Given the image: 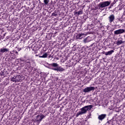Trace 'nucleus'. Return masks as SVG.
<instances>
[{
    "label": "nucleus",
    "mask_w": 125,
    "mask_h": 125,
    "mask_svg": "<svg viewBox=\"0 0 125 125\" xmlns=\"http://www.w3.org/2000/svg\"><path fill=\"white\" fill-rule=\"evenodd\" d=\"M45 5H47L48 2H49V0H44L43 1Z\"/></svg>",
    "instance_id": "18"
},
{
    "label": "nucleus",
    "mask_w": 125,
    "mask_h": 125,
    "mask_svg": "<svg viewBox=\"0 0 125 125\" xmlns=\"http://www.w3.org/2000/svg\"><path fill=\"white\" fill-rule=\"evenodd\" d=\"M109 4H111V1H105L100 2L98 6L99 9H101V8H104L105 7H107V6H109Z\"/></svg>",
    "instance_id": "2"
},
{
    "label": "nucleus",
    "mask_w": 125,
    "mask_h": 125,
    "mask_svg": "<svg viewBox=\"0 0 125 125\" xmlns=\"http://www.w3.org/2000/svg\"><path fill=\"white\" fill-rule=\"evenodd\" d=\"M90 42V37H88L83 40V42L86 43V42Z\"/></svg>",
    "instance_id": "9"
},
{
    "label": "nucleus",
    "mask_w": 125,
    "mask_h": 125,
    "mask_svg": "<svg viewBox=\"0 0 125 125\" xmlns=\"http://www.w3.org/2000/svg\"><path fill=\"white\" fill-rule=\"evenodd\" d=\"M81 14H83V11H79L75 13V15H78V16Z\"/></svg>",
    "instance_id": "16"
},
{
    "label": "nucleus",
    "mask_w": 125,
    "mask_h": 125,
    "mask_svg": "<svg viewBox=\"0 0 125 125\" xmlns=\"http://www.w3.org/2000/svg\"><path fill=\"white\" fill-rule=\"evenodd\" d=\"M109 21L110 23H112L115 20V16L114 15H111L108 17Z\"/></svg>",
    "instance_id": "8"
},
{
    "label": "nucleus",
    "mask_w": 125,
    "mask_h": 125,
    "mask_svg": "<svg viewBox=\"0 0 125 125\" xmlns=\"http://www.w3.org/2000/svg\"><path fill=\"white\" fill-rule=\"evenodd\" d=\"M106 115L105 114H101V115L98 116V119L100 121H103V120H104V119H105V118H106Z\"/></svg>",
    "instance_id": "6"
},
{
    "label": "nucleus",
    "mask_w": 125,
    "mask_h": 125,
    "mask_svg": "<svg viewBox=\"0 0 125 125\" xmlns=\"http://www.w3.org/2000/svg\"><path fill=\"white\" fill-rule=\"evenodd\" d=\"M16 76H14L11 78V81L14 83H17V82H19V81L16 79Z\"/></svg>",
    "instance_id": "11"
},
{
    "label": "nucleus",
    "mask_w": 125,
    "mask_h": 125,
    "mask_svg": "<svg viewBox=\"0 0 125 125\" xmlns=\"http://www.w3.org/2000/svg\"><path fill=\"white\" fill-rule=\"evenodd\" d=\"M94 89H95V87L93 86L86 87L83 90V92H85V93H87L90 92V91H92V90H94Z\"/></svg>",
    "instance_id": "3"
},
{
    "label": "nucleus",
    "mask_w": 125,
    "mask_h": 125,
    "mask_svg": "<svg viewBox=\"0 0 125 125\" xmlns=\"http://www.w3.org/2000/svg\"><path fill=\"white\" fill-rule=\"evenodd\" d=\"M52 70H53L54 71H57L58 72V68H52Z\"/></svg>",
    "instance_id": "21"
},
{
    "label": "nucleus",
    "mask_w": 125,
    "mask_h": 125,
    "mask_svg": "<svg viewBox=\"0 0 125 125\" xmlns=\"http://www.w3.org/2000/svg\"><path fill=\"white\" fill-rule=\"evenodd\" d=\"M103 53L105 55H106V56H107V52H105V51H104V52H103Z\"/></svg>",
    "instance_id": "22"
},
{
    "label": "nucleus",
    "mask_w": 125,
    "mask_h": 125,
    "mask_svg": "<svg viewBox=\"0 0 125 125\" xmlns=\"http://www.w3.org/2000/svg\"><path fill=\"white\" fill-rule=\"evenodd\" d=\"M114 52V50H111L110 51H109L108 52H106V56L107 55H111V54H112Z\"/></svg>",
    "instance_id": "17"
},
{
    "label": "nucleus",
    "mask_w": 125,
    "mask_h": 125,
    "mask_svg": "<svg viewBox=\"0 0 125 125\" xmlns=\"http://www.w3.org/2000/svg\"><path fill=\"white\" fill-rule=\"evenodd\" d=\"M125 33L124 29H118L114 31V35H119L120 34H123Z\"/></svg>",
    "instance_id": "5"
},
{
    "label": "nucleus",
    "mask_w": 125,
    "mask_h": 125,
    "mask_svg": "<svg viewBox=\"0 0 125 125\" xmlns=\"http://www.w3.org/2000/svg\"><path fill=\"white\" fill-rule=\"evenodd\" d=\"M25 64H27V67L28 68H30L31 67V61H30V60H27L25 61Z\"/></svg>",
    "instance_id": "10"
},
{
    "label": "nucleus",
    "mask_w": 125,
    "mask_h": 125,
    "mask_svg": "<svg viewBox=\"0 0 125 125\" xmlns=\"http://www.w3.org/2000/svg\"><path fill=\"white\" fill-rule=\"evenodd\" d=\"M45 116L42 114L38 115L37 116V122H41Z\"/></svg>",
    "instance_id": "4"
},
{
    "label": "nucleus",
    "mask_w": 125,
    "mask_h": 125,
    "mask_svg": "<svg viewBox=\"0 0 125 125\" xmlns=\"http://www.w3.org/2000/svg\"><path fill=\"white\" fill-rule=\"evenodd\" d=\"M51 66H53V67H58V64L57 63H53L51 64Z\"/></svg>",
    "instance_id": "19"
},
{
    "label": "nucleus",
    "mask_w": 125,
    "mask_h": 125,
    "mask_svg": "<svg viewBox=\"0 0 125 125\" xmlns=\"http://www.w3.org/2000/svg\"><path fill=\"white\" fill-rule=\"evenodd\" d=\"M16 54H18V52H16Z\"/></svg>",
    "instance_id": "23"
},
{
    "label": "nucleus",
    "mask_w": 125,
    "mask_h": 125,
    "mask_svg": "<svg viewBox=\"0 0 125 125\" xmlns=\"http://www.w3.org/2000/svg\"><path fill=\"white\" fill-rule=\"evenodd\" d=\"M57 16V14H55L54 13H53L52 14V16H54V17H56V16Z\"/></svg>",
    "instance_id": "20"
},
{
    "label": "nucleus",
    "mask_w": 125,
    "mask_h": 125,
    "mask_svg": "<svg viewBox=\"0 0 125 125\" xmlns=\"http://www.w3.org/2000/svg\"><path fill=\"white\" fill-rule=\"evenodd\" d=\"M9 51V49L2 47L0 50V52L1 53H4L5 52H8Z\"/></svg>",
    "instance_id": "7"
},
{
    "label": "nucleus",
    "mask_w": 125,
    "mask_h": 125,
    "mask_svg": "<svg viewBox=\"0 0 125 125\" xmlns=\"http://www.w3.org/2000/svg\"><path fill=\"white\" fill-rule=\"evenodd\" d=\"M84 34L81 33V34H79L78 35H77V36H76V38L77 39V40H81L82 39V37H83V36Z\"/></svg>",
    "instance_id": "12"
},
{
    "label": "nucleus",
    "mask_w": 125,
    "mask_h": 125,
    "mask_svg": "<svg viewBox=\"0 0 125 125\" xmlns=\"http://www.w3.org/2000/svg\"><path fill=\"white\" fill-rule=\"evenodd\" d=\"M92 108V105H86L81 109V111H79L76 114V117H79L80 115H83V114H85L87 111H90L91 108Z\"/></svg>",
    "instance_id": "1"
},
{
    "label": "nucleus",
    "mask_w": 125,
    "mask_h": 125,
    "mask_svg": "<svg viewBox=\"0 0 125 125\" xmlns=\"http://www.w3.org/2000/svg\"><path fill=\"white\" fill-rule=\"evenodd\" d=\"M48 56V54L47 53H45L42 56H39L40 58H46Z\"/></svg>",
    "instance_id": "13"
},
{
    "label": "nucleus",
    "mask_w": 125,
    "mask_h": 125,
    "mask_svg": "<svg viewBox=\"0 0 125 125\" xmlns=\"http://www.w3.org/2000/svg\"><path fill=\"white\" fill-rule=\"evenodd\" d=\"M124 42H125V41H123V40H118L116 42V44L117 45H120V44H122V43H124Z\"/></svg>",
    "instance_id": "14"
},
{
    "label": "nucleus",
    "mask_w": 125,
    "mask_h": 125,
    "mask_svg": "<svg viewBox=\"0 0 125 125\" xmlns=\"http://www.w3.org/2000/svg\"><path fill=\"white\" fill-rule=\"evenodd\" d=\"M57 68H58V72H62L65 70L62 67H61V66H58Z\"/></svg>",
    "instance_id": "15"
}]
</instances>
